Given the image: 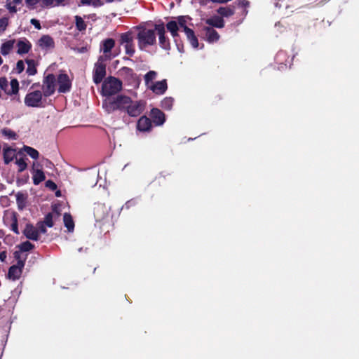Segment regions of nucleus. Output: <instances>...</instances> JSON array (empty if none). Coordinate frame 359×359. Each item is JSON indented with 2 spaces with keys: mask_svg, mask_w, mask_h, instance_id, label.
<instances>
[{
  "mask_svg": "<svg viewBox=\"0 0 359 359\" xmlns=\"http://www.w3.org/2000/svg\"><path fill=\"white\" fill-rule=\"evenodd\" d=\"M11 229L16 234H19L17 214L14 212L10 215Z\"/></svg>",
  "mask_w": 359,
  "mask_h": 359,
  "instance_id": "nucleus-32",
  "label": "nucleus"
},
{
  "mask_svg": "<svg viewBox=\"0 0 359 359\" xmlns=\"http://www.w3.org/2000/svg\"><path fill=\"white\" fill-rule=\"evenodd\" d=\"M39 47L43 50H50L54 48V41L52 37L48 35L42 36L38 41Z\"/></svg>",
  "mask_w": 359,
  "mask_h": 359,
  "instance_id": "nucleus-18",
  "label": "nucleus"
},
{
  "mask_svg": "<svg viewBox=\"0 0 359 359\" xmlns=\"http://www.w3.org/2000/svg\"><path fill=\"white\" fill-rule=\"evenodd\" d=\"M123 87L122 81L114 77L109 76L104 80L102 85V95L107 97H111L112 95L118 93Z\"/></svg>",
  "mask_w": 359,
  "mask_h": 359,
  "instance_id": "nucleus-3",
  "label": "nucleus"
},
{
  "mask_svg": "<svg viewBox=\"0 0 359 359\" xmlns=\"http://www.w3.org/2000/svg\"><path fill=\"white\" fill-rule=\"evenodd\" d=\"M25 3L29 8H34L38 4H39L41 7L46 8L59 6L57 0H25Z\"/></svg>",
  "mask_w": 359,
  "mask_h": 359,
  "instance_id": "nucleus-15",
  "label": "nucleus"
},
{
  "mask_svg": "<svg viewBox=\"0 0 359 359\" xmlns=\"http://www.w3.org/2000/svg\"><path fill=\"white\" fill-rule=\"evenodd\" d=\"M81 2L83 4H90V0H81Z\"/></svg>",
  "mask_w": 359,
  "mask_h": 359,
  "instance_id": "nucleus-59",
  "label": "nucleus"
},
{
  "mask_svg": "<svg viewBox=\"0 0 359 359\" xmlns=\"http://www.w3.org/2000/svg\"><path fill=\"white\" fill-rule=\"evenodd\" d=\"M2 135L8 140H16V133L9 128H4L1 130Z\"/></svg>",
  "mask_w": 359,
  "mask_h": 359,
  "instance_id": "nucleus-37",
  "label": "nucleus"
},
{
  "mask_svg": "<svg viewBox=\"0 0 359 359\" xmlns=\"http://www.w3.org/2000/svg\"><path fill=\"white\" fill-rule=\"evenodd\" d=\"M25 69V64L22 60L18 61L16 64V70L18 73H21L23 72Z\"/></svg>",
  "mask_w": 359,
  "mask_h": 359,
  "instance_id": "nucleus-47",
  "label": "nucleus"
},
{
  "mask_svg": "<svg viewBox=\"0 0 359 359\" xmlns=\"http://www.w3.org/2000/svg\"><path fill=\"white\" fill-rule=\"evenodd\" d=\"M155 30L157 32L158 36V41L160 46L165 50L170 49V40L165 36V29L164 25L158 24L155 25Z\"/></svg>",
  "mask_w": 359,
  "mask_h": 359,
  "instance_id": "nucleus-10",
  "label": "nucleus"
},
{
  "mask_svg": "<svg viewBox=\"0 0 359 359\" xmlns=\"http://www.w3.org/2000/svg\"><path fill=\"white\" fill-rule=\"evenodd\" d=\"M235 4H236L238 6L244 8L245 9L243 11V13H245V14H247L248 11L246 10V8L249 6L250 4L248 0H236L235 1Z\"/></svg>",
  "mask_w": 359,
  "mask_h": 359,
  "instance_id": "nucleus-42",
  "label": "nucleus"
},
{
  "mask_svg": "<svg viewBox=\"0 0 359 359\" xmlns=\"http://www.w3.org/2000/svg\"><path fill=\"white\" fill-rule=\"evenodd\" d=\"M140 31L137 34L138 47L144 50L147 46H153L156 43L155 29H149L142 27H137Z\"/></svg>",
  "mask_w": 359,
  "mask_h": 359,
  "instance_id": "nucleus-2",
  "label": "nucleus"
},
{
  "mask_svg": "<svg viewBox=\"0 0 359 359\" xmlns=\"http://www.w3.org/2000/svg\"><path fill=\"white\" fill-rule=\"evenodd\" d=\"M3 63V60L1 58V57L0 56V66L2 65Z\"/></svg>",
  "mask_w": 359,
  "mask_h": 359,
  "instance_id": "nucleus-63",
  "label": "nucleus"
},
{
  "mask_svg": "<svg viewBox=\"0 0 359 359\" xmlns=\"http://www.w3.org/2000/svg\"><path fill=\"white\" fill-rule=\"evenodd\" d=\"M130 103V97L118 95L114 97H107L102 102V107L108 114L115 111L125 112L128 104Z\"/></svg>",
  "mask_w": 359,
  "mask_h": 359,
  "instance_id": "nucleus-1",
  "label": "nucleus"
},
{
  "mask_svg": "<svg viewBox=\"0 0 359 359\" xmlns=\"http://www.w3.org/2000/svg\"><path fill=\"white\" fill-rule=\"evenodd\" d=\"M6 257H7V254L5 251L0 252V260L1 262H5Z\"/></svg>",
  "mask_w": 359,
  "mask_h": 359,
  "instance_id": "nucleus-53",
  "label": "nucleus"
},
{
  "mask_svg": "<svg viewBox=\"0 0 359 359\" xmlns=\"http://www.w3.org/2000/svg\"><path fill=\"white\" fill-rule=\"evenodd\" d=\"M36 229L39 230V233H45L46 232V224L43 222H39L37 224Z\"/></svg>",
  "mask_w": 359,
  "mask_h": 359,
  "instance_id": "nucleus-46",
  "label": "nucleus"
},
{
  "mask_svg": "<svg viewBox=\"0 0 359 359\" xmlns=\"http://www.w3.org/2000/svg\"><path fill=\"white\" fill-rule=\"evenodd\" d=\"M76 27L78 30L83 31L86 29V24L83 18L79 15L75 16Z\"/></svg>",
  "mask_w": 359,
  "mask_h": 359,
  "instance_id": "nucleus-36",
  "label": "nucleus"
},
{
  "mask_svg": "<svg viewBox=\"0 0 359 359\" xmlns=\"http://www.w3.org/2000/svg\"><path fill=\"white\" fill-rule=\"evenodd\" d=\"M8 19L7 18H2L0 19V30L4 31L8 26Z\"/></svg>",
  "mask_w": 359,
  "mask_h": 359,
  "instance_id": "nucleus-45",
  "label": "nucleus"
},
{
  "mask_svg": "<svg viewBox=\"0 0 359 359\" xmlns=\"http://www.w3.org/2000/svg\"><path fill=\"white\" fill-rule=\"evenodd\" d=\"M72 49L74 51V52H76V53H86L88 51V48L86 46H83V47H81V48H72Z\"/></svg>",
  "mask_w": 359,
  "mask_h": 359,
  "instance_id": "nucleus-49",
  "label": "nucleus"
},
{
  "mask_svg": "<svg viewBox=\"0 0 359 359\" xmlns=\"http://www.w3.org/2000/svg\"><path fill=\"white\" fill-rule=\"evenodd\" d=\"M0 88L8 95H15L18 93L19 83L17 79H13L11 81L10 84L7 79L4 77L0 78Z\"/></svg>",
  "mask_w": 359,
  "mask_h": 359,
  "instance_id": "nucleus-8",
  "label": "nucleus"
},
{
  "mask_svg": "<svg viewBox=\"0 0 359 359\" xmlns=\"http://www.w3.org/2000/svg\"><path fill=\"white\" fill-rule=\"evenodd\" d=\"M15 43V41L13 39L8 40L2 43L0 48L1 53L4 56L8 55L11 53V51L13 49Z\"/></svg>",
  "mask_w": 359,
  "mask_h": 359,
  "instance_id": "nucleus-26",
  "label": "nucleus"
},
{
  "mask_svg": "<svg viewBox=\"0 0 359 359\" xmlns=\"http://www.w3.org/2000/svg\"><path fill=\"white\" fill-rule=\"evenodd\" d=\"M152 128L151 120L146 116H141L137 123V129L141 132H149Z\"/></svg>",
  "mask_w": 359,
  "mask_h": 359,
  "instance_id": "nucleus-16",
  "label": "nucleus"
},
{
  "mask_svg": "<svg viewBox=\"0 0 359 359\" xmlns=\"http://www.w3.org/2000/svg\"><path fill=\"white\" fill-rule=\"evenodd\" d=\"M57 81L59 86L58 91L60 93H65L70 90L72 83L67 74H59L57 76Z\"/></svg>",
  "mask_w": 359,
  "mask_h": 359,
  "instance_id": "nucleus-13",
  "label": "nucleus"
},
{
  "mask_svg": "<svg viewBox=\"0 0 359 359\" xmlns=\"http://www.w3.org/2000/svg\"><path fill=\"white\" fill-rule=\"evenodd\" d=\"M150 116L156 126H161L165 121L164 113L157 108H153L151 110Z\"/></svg>",
  "mask_w": 359,
  "mask_h": 359,
  "instance_id": "nucleus-17",
  "label": "nucleus"
},
{
  "mask_svg": "<svg viewBox=\"0 0 359 359\" xmlns=\"http://www.w3.org/2000/svg\"><path fill=\"white\" fill-rule=\"evenodd\" d=\"M123 60H129L130 59H129L128 57H123Z\"/></svg>",
  "mask_w": 359,
  "mask_h": 359,
  "instance_id": "nucleus-64",
  "label": "nucleus"
},
{
  "mask_svg": "<svg viewBox=\"0 0 359 359\" xmlns=\"http://www.w3.org/2000/svg\"><path fill=\"white\" fill-rule=\"evenodd\" d=\"M57 4H59V6H60V5H65V1H67V0H57Z\"/></svg>",
  "mask_w": 359,
  "mask_h": 359,
  "instance_id": "nucleus-56",
  "label": "nucleus"
},
{
  "mask_svg": "<svg viewBox=\"0 0 359 359\" xmlns=\"http://www.w3.org/2000/svg\"><path fill=\"white\" fill-rule=\"evenodd\" d=\"M78 251L79 252L84 251L85 253L87 255L88 254V248H85V249H83V248H79Z\"/></svg>",
  "mask_w": 359,
  "mask_h": 359,
  "instance_id": "nucleus-55",
  "label": "nucleus"
},
{
  "mask_svg": "<svg viewBox=\"0 0 359 359\" xmlns=\"http://www.w3.org/2000/svg\"><path fill=\"white\" fill-rule=\"evenodd\" d=\"M46 187L49 188L52 191H54L57 189L56 184L51 180H48L46 182Z\"/></svg>",
  "mask_w": 359,
  "mask_h": 359,
  "instance_id": "nucleus-48",
  "label": "nucleus"
},
{
  "mask_svg": "<svg viewBox=\"0 0 359 359\" xmlns=\"http://www.w3.org/2000/svg\"><path fill=\"white\" fill-rule=\"evenodd\" d=\"M146 102L144 100H133L130 98V103L126 107L125 113L129 116L137 117L140 116L145 109Z\"/></svg>",
  "mask_w": 359,
  "mask_h": 359,
  "instance_id": "nucleus-7",
  "label": "nucleus"
},
{
  "mask_svg": "<svg viewBox=\"0 0 359 359\" xmlns=\"http://www.w3.org/2000/svg\"><path fill=\"white\" fill-rule=\"evenodd\" d=\"M15 163L18 166L19 172H22L27 168V164L24 158L16 159Z\"/></svg>",
  "mask_w": 359,
  "mask_h": 359,
  "instance_id": "nucleus-39",
  "label": "nucleus"
},
{
  "mask_svg": "<svg viewBox=\"0 0 359 359\" xmlns=\"http://www.w3.org/2000/svg\"><path fill=\"white\" fill-rule=\"evenodd\" d=\"M118 73L119 76L128 81L134 80L136 76L133 69L128 67H123L118 70Z\"/></svg>",
  "mask_w": 359,
  "mask_h": 359,
  "instance_id": "nucleus-21",
  "label": "nucleus"
},
{
  "mask_svg": "<svg viewBox=\"0 0 359 359\" xmlns=\"http://www.w3.org/2000/svg\"><path fill=\"white\" fill-rule=\"evenodd\" d=\"M34 248V245L29 241H25L20 245V250L23 252H27L31 250Z\"/></svg>",
  "mask_w": 359,
  "mask_h": 359,
  "instance_id": "nucleus-41",
  "label": "nucleus"
},
{
  "mask_svg": "<svg viewBox=\"0 0 359 359\" xmlns=\"http://www.w3.org/2000/svg\"><path fill=\"white\" fill-rule=\"evenodd\" d=\"M23 233L28 239L33 241H37L39 237V230L32 224H27Z\"/></svg>",
  "mask_w": 359,
  "mask_h": 359,
  "instance_id": "nucleus-19",
  "label": "nucleus"
},
{
  "mask_svg": "<svg viewBox=\"0 0 359 359\" xmlns=\"http://www.w3.org/2000/svg\"><path fill=\"white\" fill-rule=\"evenodd\" d=\"M6 7L11 13H15L17 11L15 7L12 6V3L11 2L6 4Z\"/></svg>",
  "mask_w": 359,
  "mask_h": 359,
  "instance_id": "nucleus-51",
  "label": "nucleus"
},
{
  "mask_svg": "<svg viewBox=\"0 0 359 359\" xmlns=\"http://www.w3.org/2000/svg\"><path fill=\"white\" fill-rule=\"evenodd\" d=\"M177 23L179 25L178 26L181 27L184 32H187V28L189 27L187 26V19L185 16H179L177 18Z\"/></svg>",
  "mask_w": 359,
  "mask_h": 359,
  "instance_id": "nucleus-38",
  "label": "nucleus"
},
{
  "mask_svg": "<svg viewBox=\"0 0 359 359\" xmlns=\"http://www.w3.org/2000/svg\"><path fill=\"white\" fill-rule=\"evenodd\" d=\"M114 1V0H105V1H106L107 3H111V2H113Z\"/></svg>",
  "mask_w": 359,
  "mask_h": 359,
  "instance_id": "nucleus-62",
  "label": "nucleus"
},
{
  "mask_svg": "<svg viewBox=\"0 0 359 359\" xmlns=\"http://www.w3.org/2000/svg\"><path fill=\"white\" fill-rule=\"evenodd\" d=\"M53 215L52 213H48L46 215L44 221L43 222L46 226L52 227L53 226Z\"/></svg>",
  "mask_w": 359,
  "mask_h": 359,
  "instance_id": "nucleus-43",
  "label": "nucleus"
},
{
  "mask_svg": "<svg viewBox=\"0 0 359 359\" xmlns=\"http://www.w3.org/2000/svg\"><path fill=\"white\" fill-rule=\"evenodd\" d=\"M4 160L6 164H8L15 156V150L11 147L4 148Z\"/></svg>",
  "mask_w": 359,
  "mask_h": 359,
  "instance_id": "nucleus-27",
  "label": "nucleus"
},
{
  "mask_svg": "<svg viewBox=\"0 0 359 359\" xmlns=\"http://www.w3.org/2000/svg\"><path fill=\"white\" fill-rule=\"evenodd\" d=\"M115 46V41L111 38H107L103 40L100 43V51L104 53V57H106L107 60H110L111 57H115L118 55V52L116 53H111L112 48Z\"/></svg>",
  "mask_w": 359,
  "mask_h": 359,
  "instance_id": "nucleus-9",
  "label": "nucleus"
},
{
  "mask_svg": "<svg viewBox=\"0 0 359 359\" xmlns=\"http://www.w3.org/2000/svg\"><path fill=\"white\" fill-rule=\"evenodd\" d=\"M174 104V99L171 97H165L161 103V107L165 110H170Z\"/></svg>",
  "mask_w": 359,
  "mask_h": 359,
  "instance_id": "nucleus-33",
  "label": "nucleus"
},
{
  "mask_svg": "<svg viewBox=\"0 0 359 359\" xmlns=\"http://www.w3.org/2000/svg\"><path fill=\"white\" fill-rule=\"evenodd\" d=\"M31 24L33 25L34 26V27L37 29H41V25H40V22L38 20L36 19H32L31 21H30Z\"/></svg>",
  "mask_w": 359,
  "mask_h": 359,
  "instance_id": "nucleus-50",
  "label": "nucleus"
},
{
  "mask_svg": "<svg viewBox=\"0 0 359 359\" xmlns=\"http://www.w3.org/2000/svg\"><path fill=\"white\" fill-rule=\"evenodd\" d=\"M204 30L205 31V37L208 42L213 43L219 40V34L212 27H205Z\"/></svg>",
  "mask_w": 359,
  "mask_h": 359,
  "instance_id": "nucleus-23",
  "label": "nucleus"
},
{
  "mask_svg": "<svg viewBox=\"0 0 359 359\" xmlns=\"http://www.w3.org/2000/svg\"><path fill=\"white\" fill-rule=\"evenodd\" d=\"M25 266V262L18 260L17 264L11 266L8 272V278L12 280H16L21 276L22 269Z\"/></svg>",
  "mask_w": 359,
  "mask_h": 359,
  "instance_id": "nucleus-12",
  "label": "nucleus"
},
{
  "mask_svg": "<svg viewBox=\"0 0 359 359\" xmlns=\"http://www.w3.org/2000/svg\"><path fill=\"white\" fill-rule=\"evenodd\" d=\"M205 23L212 27L223 28L224 27V21L220 16L215 15L212 18L205 20Z\"/></svg>",
  "mask_w": 359,
  "mask_h": 359,
  "instance_id": "nucleus-22",
  "label": "nucleus"
},
{
  "mask_svg": "<svg viewBox=\"0 0 359 359\" xmlns=\"http://www.w3.org/2000/svg\"><path fill=\"white\" fill-rule=\"evenodd\" d=\"M91 5L94 6H101L103 5V2L101 0H91Z\"/></svg>",
  "mask_w": 359,
  "mask_h": 359,
  "instance_id": "nucleus-52",
  "label": "nucleus"
},
{
  "mask_svg": "<svg viewBox=\"0 0 359 359\" xmlns=\"http://www.w3.org/2000/svg\"><path fill=\"white\" fill-rule=\"evenodd\" d=\"M119 44L123 46L126 55L132 57L135 53L134 39L131 32L121 33L119 35Z\"/></svg>",
  "mask_w": 359,
  "mask_h": 359,
  "instance_id": "nucleus-5",
  "label": "nucleus"
},
{
  "mask_svg": "<svg viewBox=\"0 0 359 359\" xmlns=\"http://www.w3.org/2000/svg\"><path fill=\"white\" fill-rule=\"evenodd\" d=\"M107 60L106 57L100 56L97 62L95 64L93 81L96 84L100 83L106 76Z\"/></svg>",
  "mask_w": 359,
  "mask_h": 359,
  "instance_id": "nucleus-4",
  "label": "nucleus"
},
{
  "mask_svg": "<svg viewBox=\"0 0 359 359\" xmlns=\"http://www.w3.org/2000/svg\"><path fill=\"white\" fill-rule=\"evenodd\" d=\"M43 93L41 90H34L27 93L25 97V104L29 107H43Z\"/></svg>",
  "mask_w": 359,
  "mask_h": 359,
  "instance_id": "nucleus-6",
  "label": "nucleus"
},
{
  "mask_svg": "<svg viewBox=\"0 0 359 359\" xmlns=\"http://www.w3.org/2000/svg\"><path fill=\"white\" fill-rule=\"evenodd\" d=\"M55 78L53 74H48L43 80L42 89L45 97H48L54 93L55 90Z\"/></svg>",
  "mask_w": 359,
  "mask_h": 359,
  "instance_id": "nucleus-11",
  "label": "nucleus"
},
{
  "mask_svg": "<svg viewBox=\"0 0 359 359\" xmlns=\"http://www.w3.org/2000/svg\"><path fill=\"white\" fill-rule=\"evenodd\" d=\"M166 27H167V29L170 32H175V31H178L179 30V26L177 23V22L175 21H173V20H171L170 22H168L166 25Z\"/></svg>",
  "mask_w": 359,
  "mask_h": 359,
  "instance_id": "nucleus-40",
  "label": "nucleus"
},
{
  "mask_svg": "<svg viewBox=\"0 0 359 359\" xmlns=\"http://www.w3.org/2000/svg\"><path fill=\"white\" fill-rule=\"evenodd\" d=\"M156 76V72L154 71H149L148 72L145 76H144V80L146 83H148L149 81H151L154 80Z\"/></svg>",
  "mask_w": 359,
  "mask_h": 359,
  "instance_id": "nucleus-44",
  "label": "nucleus"
},
{
  "mask_svg": "<svg viewBox=\"0 0 359 359\" xmlns=\"http://www.w3.org/2000/svg\"><path fill=\"white\" fill-rule=\"evenodd\" d=\"M93 215L96 222H102L108 216L107 208L103 204H95Z\"/></svg>",
  "mask_w": 359,
  "mask_h": 359,
  "instance_id": "nucleus-14",
  "label": "nucleus"
},
{
  "mask_svg": "<svg viewBox=\"0 0 359 359\" xmlns=\"http://www.w3.org/2000/svg\"><path fill=\"white\" fill-rule=\"evenodd\" d=\"M18 50L17 53L20 55L27 53L31 48V43L25 38L20 39L17 43Z\"/></svg>",
  "mask_w": 359,
  "mask_h": 359,
  "instance_id": "nucleus-20",
  "label": "nucleus"
},
{
  "mask_svg": "<svg viewBox=\"0 0 359 359\" xmlns=\"http://www.w3.org/2000/svg\"><path fill=\"white\" fill-rule=\"evenodd\" d=\"M168 88L167 81L165 79H163L160 81H157L151 89L154 93L158 95L163 94Z\"/></svg>",
  "mask_w": 359,
  "mask_h": 359,
  "instance_id": "nucleus-24",
  "label": "nucleus"
},
{
  "mask_svg": "<svg viewBox=\"0 0 359 359\" xmlns=\"http://www.w3.org/2000/svg\"><path fill=\"white\" fill-rule=\"evenodd\" d=\"M27 64V73L29 76H33L36 73V68L34 60H26Z\"/></svg>",
  "mask_w": 359,
  "mask_h": 359,
  "instance_id": "nucleus-34",
  "label": "nucleus"
},
{
  "mask_svg": "<svg viewBox=\"0 0 359 359\" xmlns=\"http://www.w3.org/2000/svg\"><path fill=\"white\" fill-rule=\"evenodd\" d=\"M217 13L220 15L222 18L225 17L228 18L232 16L235 13V7L234 6L229 5L226 7H219L217 10Z\"/></svg>",
  "mask_w": 359,
  "mask_h": 359,
  "instance_id": "nucleus-25",
  "label": "nucleus"
},
{
  "mask_svg": "<svg viewBox=\"0 0 359 359\" xmlns=\"http://www.w3.org/2000/svg\"><path fill=\"white\" fill-rule=\"evenodd\" d=\"M284 52H279L276 55V60H278L282 55H284Z\"/></svg>",
  "mask_w": 359,
  "mask_h": 359,
  "instance_id": "nucleus-57",
  "label": "nucleus"
},
{
  "mask_svg": "<svg viewBox=\"0 0 359 359\" xmlns=\"http://www.w3.org/2000/svg\"><path fill=\"white\" fill-rule=\"evenodd\" d=\"M22 0H13L12 3L14 4H21Z\"/></svg>",
  "mask_w": 359,
  "mask_h": 359,
  "instance_id": "nucleus-58",
  "label": "nucleus"
},
{
  "mask_svg": "<svg viewBox=\"0 0 359 359\" xmlns=\"http://www.w3.org/2000/svg\"><path fill=\"white\" fill-rule=\"evenodd\" d=\"M51 165H52V163L50 161H49L48 160H47V165H46V166L47 167H50Z\"/></svg>",
  "mask_w": 359,
  "mask_h": 359,
  "instance_id": "nucleus-61",
  "label": "nucleus"
},
{
  "mask_svg": "<svg viewBox=\"0 0 359 359\" xmlns=\"http://www.w3.org/2000/svg\"><path fill=\"white\" fill-rule=\"evenodd\" d=\"M170 34H171L172 36L174 39H175L176 37H177V36H179V34H178V31H175V32H174V31H173V32L172 31V32H170Z\"/></svg>",
  "mask_w": 359,
  "mask_h": 359,
  "instance_id": "nucleus-54",
  "label": "nucleus"
},
{
  "mask_svg": "<svg viewBox=\"0 0 359 359\" xmlns=\"http://www.w3.org/2000/svg\"><path fill=\"white\" fill-rule=\"evenodd\" d=\"M32 178H33V183L35 185H38L45 180L46 177H45L43 172L41 170L36 169L34 171Z\"/></svg>",
  "mask_w": 359,
  "mask_h": 359,
  "instance_id": "nucleus-31",
  "label": "nucleus"
},
{
  "mask_svg": "<svg viewBox=\"0 0 359 359\" xmlns=\"http://www.w3.org/2000/svg\"><path fill=\"white\" fill-rule=\"evenodd\" d=\"M23 150L32 158L37 159L39 156V151L30 147L24 146Z\"/></svg>",
  "mask_w": 359,
  "mask_h": 359,
  "instance_id": "nucleus-35",
  "label": "nucleus"
},
{
  "mask_svg": "<svg viewBox=\"0 0 359 359\" xmlns=\"http://www.w3.org/2000/svg\"><path fill=\"white\" fill-rule=\"evenodd\" d=\"M63 221L65 227H67L69 232H72L74 229V222L72 216L69 213H65L63 216Z\"/></svg>",
  "mask_w": 359,
  "mask_h": 359,
  "instance_id": "nucleus-30",
  "label": "nucleus"
},
{
  "mask_svg": "<svg viewBox=\"0 0 359 359\" xmlns=\"http://www.w3.org/2000/svg\"><path fill=\"white\" fill-rule=\"evenodd\" d=\"M15 196L18 209L23 210L26 207L27 195L22 192H18Z\"/></svg>",
  "mask_w": 359,
  "mask_h": 359,
  "instance_id": "nucleus-28",
  "label": "nucleus"
},
{
  "mask_svg": "<svg viewBox=\"0 0 359 359\" xmlns=\"http://www.w3.org/2000/svg\"><path fill=\"white\" fill-rule=\"evenodd\" d=\"M330 0H320V4H326L327 2L330 1Z\"/></svg>",
  "mask_w": 359,
  "mask_h": 359,
  "instance_id": "nucleus-60",
  "label": "nucleus"
},
{
  "mask_svg": "<svg viewBox=\"0 0 359 359\" xmlns=\"http://www.w3.org/2000/svg\"><path fill=\"white\" fill-rule=\"evenodd\" d=\"M185 34L191 46L195 48H198V41L196 36L195 35L194 30L190 28H187V32H185Z\"/></svg>",
  "mask_w": 359,
  "mask_h": 359,
  "instance_id": "nucleus-29",
  "label": "nucleus"
}]
</instances>
